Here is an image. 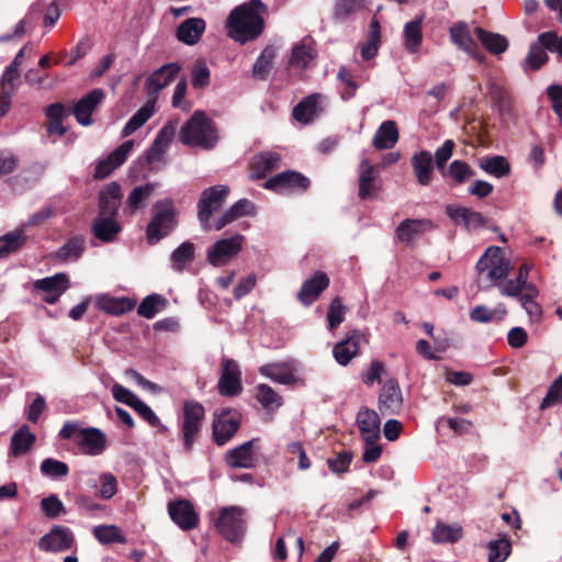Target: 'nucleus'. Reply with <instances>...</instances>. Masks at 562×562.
<instances>
[{
    "mask_svg": "<svg viewBox=\"0 0 562 562\" xmlns=\"http://www.w3.org/2000/svg\"><path fill=\"white\" fill-rule=\"evenodd\" d=\"M266 12L267 7L261 0H249L236 7L226 21L229 37L241 44L259 37L265 29Z\"/></svg>",
    "mask_w": 562,
    "mask_h": 562,
    "instance_id": "f257e3e1",
    "label": "nucleus"
},
{
    "mask_svg": "<svg viewBox=\"0 0 562 562\" xmlns=\"http://www.w3.org/2000/svg\"><path fill=\"white\" fill-rule=\"evenodd\" d=\"M179 139L191 147L213 149L218 142L216 125L203 111H195L182 125Z\"/></svg>",
    "mask_w": 562,
    "mask_h": 562,
    "instance_id": "f03ea898",
    "label": "nucleus"
},
{
    "mask_svg": "<svg viewBox=\"0 0 562 562\" xmlns=\"http://www.w3.org/2000/svg\"><path fill=\"white\" fill-rule=\"evenodd\" d=\"M477 283L484 289L498 288L510 272V261L504 257L502 249L490 246L476 262Z\"/></svg>",
    "mask_w": 562,
    "mask_h": 562,
    "instance_id": "7ed1b4c3",
    "label": "nucleus"
},
{
    "mask_svg": "<svg viewBox=\"0 0 562 562\" xmlns=\"http://www.w3.org/2000/svg\"><path fill=\"white\" fill-rule=\"evenodd\" d=\"M178 225V211L171 200L159 201L154 205L153 217L146 229L147 240L154 245L168 236Z\"/></svg>",
    "mask_w": 562,
    "mask_h": 562,
    "instance_id": "20e7f679",
    "label": "nucleus"
},
{
    "mask_svg": "<svg viewBox=\"0 0 562 562\" xmlns=\"http://www.w3.org/2000/svg\"><path fill=\"white\" fill-rule=\"evenodd\" d=\"M245 509L239 506H227L220 510L215 526L218 532L228 541L239 540L246 529Z\"/></svg>",
    "mask_w": 562,
    "mask_h": 562,
    "instance_id": "39448f33",
    "label": "nucleus"
},
{
    "mask_svg": "<svg viewBox=\"0 0 562 562\" xmlns=\"http://www.w3.org/2000/svg\"><path fill=\"white\" fill-rule=\"evenodd\" d=\"M229 189L226 186H214L205 189L198 203V218L204 229H211L210 218L224 204Z\"/></svg>",
    "mask_w": 562,
    "mask_h": 562,
    "instance_id": "423d86ee",
    "label": "nucleus"
},
{
    "mask_svg": "<svg viewBox=\"0 0 562 562\" xmlns=\"http://www.w3.org/2000/svg\"><path fill=\"white\" fill-rule=\"evenodd\" d=\"M204 413L203 405L196 401L190 400L183 403L181 431L183 447L187 451L192 449L193 442L200 432Z\"/></svg>",
    "mask_w": 562,
    "mask_h": 562,
    "instance_id": "0eeeda50",
    "label": "nucleus"
},
{
    "mask_svg": "<svg viewBox=\"0 0 562 562\" xmlns=\"http://www.w3.org/2000/svg\"><path fill=\"white\" fill-rule=\"evenodd\" d=\"M245 237L236 234L229 238L215 241L206 251L209 262L214 267H223L235 258L243 249Z\"/></svg>",
    "mask_w": 562,
    "mask_h": 562,
    "instance_id": "6e6552de",
    "label": "nucleus"
},
{
    "mask_svg": "<svg viewBox=\"0 0 562 562\" xmlns=\"http://www.w3.org/2000/svg\"><path fill=\"white\" fill-rule=\"evenodd\" d=\"M221 395L236 396L243 392L241 370L239 364L229 358L221 361V375L217 383Z\"/></svg>",
    "mask_w": 562,
    "mask_h": 562,
    "instance_id": "1a4fd4ad",
    "label": "nucleus"
},
{
    "mask_svg": "<svg viewBox=\"0 0 562 562\" xmlns=\"http://www.w3.org/2000/svg\"><path fill=\"white\" fill-rule=\"evenodd\" d=\"M240 415L232 408H223L215 414L213 422V438L218 446L225 445L238 430Z\"/></svg>",
    "mask_w": 562,
    "mask_h": 562,
    "instance_id": "9d476101",
    "label": "nucleus"
},
{
    "mask_svg": "<svg viewBox=\"0 0 562 562\" xmlns=\"http://www.w3.org/2000/svg\"><path fill=\"white\" fill-rule=\"evenodd\" d=\"M34 290L42 294L43 301L55 304L69 289L70 282L66 273L59 272L52 277L38 279L33 284Z\"/></svg>",
    "mask_w": 562,
    "mask_h": 562,
    "instance_id": "9b49d317",
    "label": "nucleus"
},
{
    "mask_svg": "<svg viewBox=\"0 0 562 562\" xmlns=\"http://www.w3.org/2000/svg\"><path fill=\"white\" fill-rule=\"evenodd\" d=\"M263 187L279 193L303 192L310 187V180L300 172L284 171L268 179Z\"/></svg>",
    "mask_w": 562,
    "mask_h": 562,
    "instance_id": "f8f14e48",
    "label": "nucleus"
},
{
    "mask_svg": "<svg viewBox=\"0 0 562 562\" xmlns=\"http://www.w3.org/2000/svg\"><path fill=\"white\" fill-rule=\"evenodd\" d=\"M435 228L436 225L428 218H406L398 224L395 234L401 243L409 245Z\"/></svg>",
    "mask_w": 562,
    "mask_h": 562,
    "instance_id": "ddd939ff",
    "label": "nucleus"
},
{
    "mask_svg": "<svg viewBox=\"0 0 562 562\" xmlns=\"http://www.w3.org/2000/svg\"><path fill=\"white\" fill-rule=\"evenodd\" d=\"M75 541L69 528L55 526L38 541V548L46 552H61L71 548Z\"/></svg>",
    "mask_w": 562,
    "mask_h": 562,
    "instance_id": "4468645a",
    "label": "nucleus"
},
{
    "mask_svg": "<svg viewBox=\"0 0 562 562\" xmlns=\"http://www.w3.org/2000/svg\"><path fill=\"white\" fill-rule=\"evenodd\" d=\"M180 70L179 64L170 63L154 71L146 80L148 100L156 101L158 93L172 82Z\"/></svg>",
    "mask_w": 562,
    "mask_h": 562,
    "instance_id": "2eb2a0df",
    "label": "nucleus"
},
{
    "mask_svg": "<svg viewBox=\"0 0 562 562\" xmlns=\"http://www.w3.org/2000/svg\"><path fill=\"white\" fill-rule=\"evenodd\" d=\"M297 366L294 361L268 363L259 368L261 375L283 385L295 384Z\"/></svg>",
    "mask_w": 562,
    "mask_h": 562,
    "instance_id": "dca6fc26",
    "label": "nucleus"
},
{
    "mask_svg": "<svg viewBox=\"0 0 562 562\" xmlns=\"http://www.w3.org/2000/svg\"><path fill=\"white\" fill-rule=\"evenodd\" d=\"M168 513L172 521L183 530H191L198 526L199 516L193 505L187 499L169 503Z\"/></svg>",
    "mask_w": 562,
    "mask_h": 562,
    "instance_id": "f3484780",
    "label": "nucleus"
},
{
    "mask_svg": "<svg viewBox=\"0 0 562 562\" xmlns=\"http://www.w3.org/2000/svg\"><path fill=\"white\" fill-rule=\"evenodd\" d=\"M403 407V395L398 383L387 380L379 395V409L382 414H398Z\"/></svg>",
    "mask_w": 562,
    "mask_h": 562,
    "instance_id": "a211bd4d",
    "label": "nucleus"
},
{
    "mask_svg": "<svg viewBox=\"0 0 562 562\" xmlns=\"http://www.w3.org/2000/svg\"><path fill=\"white\" fill-rule=\"evenodd\" d=\"M357 425L366 443H375L380 438L381 419L378 413L362 407L357 414Z\"/></svg>",
    "mask_w": 562,
    "mask_h": 562,
    "instance_id": "6ab92c4d",
    "label": "nucleus"
},
{
    "mask_svg": "<svg viewBox=\"0 0 562 562\" xmlns=\"http://www.w3.org/2000/svg\"><path fill=\"white\" fill-rule=\"evenodd\" d=\"M134 147V140H126L115 148L106 158L100 160L95 167L94 177L106 178L114 169L125 162Z\"/></svg>",
    "mask_w": 562,
    "mask_h": 562,
    "instance_id": "aec40b11",
    "label": "nucleus"
},
{
    "mask_svg": "<svg viewBox=\"0 0 562 562\" xmlns=\"http://www.w3.org/2000/svg\"><path fill=\"white\" fill-rule=\"evenodd\" d=\"M329 285V278L323 271H316L312 277L306 279L300 292L297 293L299 301L310 306L313 304L322 294V292Z\"/></svg>",
    "mask_w": 562,
    "mask_h": 562,
    "instance_id": "412c9836",
    "label": "nucleus"
},
{
    "mask_svg": "<svg viewBox=\"0 0 562 562\" xmlns=\"http://www.w3.org/2000/svg\"><path fill=\"white\" fill-rule=\"evenodd\" d=\"M362 341H366V335L360 330H352L346 339L334 346L333 355L335 360L340 366H347L358 355Z\"/></svg>",
    "mask_w": 562,
    "mask_h": 562,
    "instance_id": "4be33fe9",
    "label": "nucleus"
},
{
    "mask_svg": "<svg viewBox=\"0 0 562 562\" xmlns=\"http://www.w3.org/2000/svg\"><path fill=\"white\" fill-rule=\"evenodd\" d=\"M530 269L531 267L529 263H522L514 279H505L499 283L497 288L499 293L504 296L517 297L519 300L524 293L528 292L529 286H536L535 284L528 282Z\"/></svg>",
    "mask_w": 562,
    "mask_h": 562,
    "instance_id": "5701e85b",
    "label": "nucleus"
},
{
    "mask_svg": "<svg viewBox=\"0 0 562 562\" xmlns=\"http://www.w3.org/2000/svg\"><path fill=\"white\" fill-rule=\"evenodd\" d=\"M104 98L102 89H93L81 98L74 108V114L79 124L89 126L92 123L91 114Z\"/></svg>",
    "mask_w": 562,
    "mask_h": 562,
    "instance_id": "b1692460",
    "label": "nucleus"
},
{
    "mask_svg": "<svg viewBox=\"0 0 562 562\" xmlns=\"http://www.w3.org/2000/svg\"><path fill=\"white\" fill-rule=\"evenodd\" d=\"M78 446L86 454L99 456L105 450L106 438L98 428H83L78 435Z\"/></svg>",
    "mask_w": 562,
    "mask_h": 562,
    "instance_id": "393cba45",
    "label": "nucleus"
},
{
    "mask_svg": "<svg viewBox=\"0 0 562 562\" xmlns=\"http://www.w3.org/2000/svg\"><path fill=\"white\" fill-rule=\"evenodd\" d=\"M91 231L95 238L103 243H111L116 239L122 226L115 215L98 214L92 223Z\"/></svg>",
    "mask_w": 562,
    "mask_h": 562,
    "instance_id": "a878e982",
    "label": "nucleus"
},
{
    "mask_svg": "<svg viewBox=\"0 0 562 562\" xmlns=\"http://www.w3.org/2000/svg\"><path fill=\"white\" fill-rule=\"evenodd\" d=\"M177 131V124L175 122L166 123L156 135L151 146L147 150V160L155 162L160 160L162 155L168 149L172 138Z\"/></svg>",
    "mask_w": 562,
    "mask_h": 562,
    "instance_id": "bb28decb",
    "label": "nucleus"
},
{
    "mask_svg": "<svg viewBox=\"0 0 562 562\" xmlns=\"http://www.w3.org/2000/svg\"><path fill=\"white\" fill-rule=\"evenodd\" d=\"M450 36L453 44L460 49L468 53L470 56L475 58L479 63L484 61V56L477 53V46L473 41L470 30L467 24L458 23L450 29Z\"/></svg>",
    "mask_w": 562,
    "mask_h": 562,
    "instance_id": "cd10ccee",
    "label": "nucleus"
},
{
    "mask_svg": "<svg viewBox=\"0 0 562 562\" xmlns=\"http://www.w3.org/2000/svg\"><path fill=\"white\" fill-rule=\"evenodd\" d=\"M205 27L206 24L203 19L190 18L179 24L176 30V36L178 41L186 45H194L201 40Z\"/></svg>",
    "mask_w": 562,
    "mask_h": 562,
    "instance_id": "c85d7f7f",
    "label": "nucleus"
},
{
    "mask_svg": "<svg viewBox=\"0 0 562 562\" xmlns=\"http://www.w3.org/2000/svg\"><path fill=\"white\" fill-rule=\"evenodd\" d=\"M412 167L417 182L428 186L434 175V158L430 151L422 150L413 155Z\"/></svg>",
    "mask_w": 562,
    "mask_h": 562,
    "instance_id": "c756f323",
    "label": "nucleus"
},
{
    "mask_svg": "<svg viewBox=\"0 0 562 562\" xmlns=\"http://www.w3.org/2000/svg\"><path fill=\"white\" fill-rule=\"evenodd\" d=\"M122 190L117 182L109 183L99 196V214L101 215H115L117 214L121 204Z\"/></svg>",
    "mask_w": 562,
    "mask_h": 562,
    "instance_id": "7c9ffc66",
    "label": "nucleus"
},
{
    "mask_svg": "<svg viewBox=\"0 0 562 562\" xmlns=\"http://www.w3.org/2000/svg\"><path fill=\"white\" fill-rule=\"evenodd\" d=\"M255 439L249 440L239 447L229 450L226 454V462L232 468L250 469L255 465Z\"/></svg>",
    "mask_w": 562,
    "mask_h": 562,
    "instance_id": "2f4dec72",
    "label": "nucleus"
},
{
    "mask_svg": "<svg viewBox=\"0 0 562 562\" xmlns=\"http://www.w3.org/2000/svg\"><path fill=\"white\" fill-rule=\"evenodd\" d=\"M398 140V130L394 121H384L376 130L372 144L376 149H391Z\"/></svg>",
    "mask_w": 562,
    "mask_h": 562,
    "instance_id": "473e14b6",
    "label": "nucleus"
},
{
    "mask_svg": "<svg viewBox=\"0 0 562 562\" xmlns=\"http://www.w3.org/2000/svg\"><path fill=\"white\" fill-rule=\"evenodd\" d=\"M280 155L273 151H265L255 156L252 162V178H265L269 172L280 167Z\"/></svg>",
    "mask_w": 562,
    "mask_h": 562,
    "instance_id": "72a5a7b5",
    "label": "nucleus"
},
{
    "mask_svg": "<svg viewBox=\"0 0 562 562\" xmlns=\"http://www.w3.org/2000/svg\"><path fill=\"white\" fill-rule=\"evenodd\" d=\"M85 239L81 236H75L68 239L60 248H58L53 255V259H57L64 262L77 261L83 254Z\"/></svg>",
    "mask_w": 562,
    "mask_h": 562,
    "instance_id": "f704fd0d",
    "label": "nucleus"
},
{
    "mask_svg": "<svg viewBox=\"0 0 562 562\" xmlns=\"http://www.w3.org/2000/svg\"><path fill=\"white\" fill-rule=\"evenodd\" d=\"M319 98V94H312L304 98L293 109V117L303 124L312 122L318 115Z\"/></svg>",
    "mask_w": 562,
    "mask_h": 562,
    "instance_id": "c9c22d12",
    "label": "nucleus"
},
{
    "mask_svg": "<svg viewBox=\"0 0 562 562\" xmlns=\"http://www.w3.org/2000/svg\"><path fill=\"white\" fill-rule=\"evenodd\" d=\"M98 307L111 315H122L135 307V302L127 297H112L102 295L98 297Z\"/></svg>",
    "mask_w": 562,
    "mask_h": 562,
    "instance_id": "e433bc0d",
    "label": "nucleus"
},
{
    "mask_svg": "<svg viewBox=\"0 0 562 562\" xmlns=\"http://www.w3.org/2000/svg\"><path fill=\"white\" fill-rule=\"evenodd\" d=\"M155 113V100H148L124 125L122 137H127L139 130Z\"/></svg>",
    "mask_w": 562,
    "mask_h": 562,
    "instance_id": "4c0bfd02",
    "label": "nucleus"
},
{
    "mask_svg": "<svg viewBox=\"0 0 562 562\" xmlns=\"http://www.w3.org/2000/svg\"><path fill=\"white\" fill-rule=\"evenodd\" d=\"M424 20V15H419L415 18L413 21L407 22L404 25V44L407 50L411 53H415L422 45L423 33H422V23Z\"/></svg>",
    "mask_w": 562,
    "mask_h": 562,
    "instance_id": "58836bf2",
    "label": "nucleus"
},
{
    "mask_svg": "<svg viewBox=\"0 0 562 562\" xmlns=\"http://www.w3.org/2000/svg\"><path fill=\"white\" fill-rule=\"evenodd\" d=\"M359 196L367 199L371 195L373 190V181L379 173V167L370 165L367 159H363L359 167Z\"/></svg>",
    "mask_w": 562,
    "mask_h": 562,
    "instance_id": "ea45409f",
    "label": "nucleus"
},
{
    "mask_svg": "<svg viewBox=\"0 0 562 562\" xmlns=\"http://www.w3.org/2000/svg\"><path fill=\"white\" fill-rule=\"evenodd\" d=\"M475 34L482 45L493 54H502L508 47L507 38L501 34L487 32L481 27L475 29Z\"/></svg>",
    "mask_w": 562,
    "mask_h": 562,
    "instance_id": "a19ab883",
    "label": "nucleus"
},
{
    "mask_svg": "<svg viewBox=\"0 0 562 562\" xmlns=\"http://www.w3.org/2000/svg\"><path fill=\"white\" fill-rule=\"evenodd\" d=\"M506 314L507 310L503 303L497 304L493 310L477 305L471 311L470 318L476 323H491L502 321Z\"/></svg>",
    "mask_w": 562,
    "mask_h": 562,
    "instance_id": "79ce46f5",
    "label": "nucleus"
},
{
    "mask_svg": "<svg viewBox=\"0 0 562 562\" xmlns=\"http://www.w3.org/2000/svg\"><path fill=\"white\" fill-rule=\"evenodd\" d=\"M35 442V435L23 425L11 438V452L18 457L26 453Z\"/></svg>",
    "mask_w": 562,
    "mask_h": 562,
    "instance_id": "37998d69",
    "label": "nucleus"
},
{
    "mask_svg": "<svg viewBox=\"0 0 562 562\" xmlns=\"http://www.w3.org/2000/svg\"><path fill=\"white\" fill-rule=\"evenodd\" d=\"M462 528L458 524L438 522L432 530V540L436 543H453L461 539Z\"/></svg>",
    "mask_w": 562,
    "mask_h": 562,
    "instance_id": "c03bdc74",
    "label": "nucleus"
},
{
    "mask_svg": "<svg viewBox=\"0 0 562 562\" xmlns=\"http://www.w3.org/2000/svg\"><path fill=\"white\" fill-rule=\"evenodd\" d=\"M480 167L496 178L506 177L510 172V165L504 156L484 157L480 160Z\"/></svg>",
    "mask_w": 562,
    "mask_h": 562,
    "instance_id": "a18cd8bd",
    "label": "nucleus"
},
{
    "mask_svg": "<svg viewBox=\"0 0 562 562\" xmlns=\"http://www.w3.org/2000/svg\"><path fill=\"white\" fill-rule=\"evenodd\" d=\"M539 295L537 286H529L528 292L519 297L520 305L529 315L531 322H540L542 316V307L535 300Z\"/></svg>",
    "mask_w": 562,
    "mask_h": 562,
    "instance_id": "49530a36",
    "label": "nucleus"
},
{
    "mask_svg": "<svg viewBox=\"0 0 562 562\" xmlns=\"http://www.w3.org/2000/svg\"><path fill=\"white\" fill-rule=\"evenodd\" d=\"M155 190V184L146 183L144 186L135 187L126 199V205L131 213L142 209L145 202L150 198Z\"/></svg>",
    "mask_w": 562,
    "mask_h": 562,
    "instance_id": "de8ad7c7",
    "label": "nucleus"
},
{
    "mask_svg": "<svg viewBox=\"0 0 562 562\" xmlns=\"http://www.w3.org/2000/svg\"><path fill=\"white\" fill-rule=\"evenodd\" d=\"M94 537L103 544L125 543L126 539L119 527L114 525H100L93 528Z\"/></svg>",
    "mask_w": 562,
    "mask_h": 562,
    "instance_id": "09e8293b",
    "label": "nucleus"
},
{
    "mask_svg": "<svg viewBox=\"0 0 562 562\" xmlns=\"http://www.w3.org/2000/svg\"><path fill=\"white\" fill-rule=\"evenodd\" d=\"M490 97L495 103L499 114L502 116L510 115L512 113V102L508 95V92L499 85L491 83L490 88Z\"/></svg>",
    "mask_w": 562,
    "mask_h": 562,
    "instance_id": "8fccbe9b",
    "label": "nucleus"
},
{
    "mask_svg": "<svg viewBox=\"0 0 562 562\" xmlns=\"http://www.w3.org/2000/svg\"><path fill=\"white\" fill-rule=\"evenodd\" d=\"M166 299L159 294L147 295L139 304L137 313L145 318H153L166 306Z\"/></svg>",
    "mask_w": 562,
    "mask_h": 562,
    "instance_id": "3c124183",
    "label": "nucleus"
},
{
    "mask_svg": "<svg viewBox=\"0 0 562 562\" xmlns=\"http://www.w3.org/2000/svg\"><path fill=\"white\" fill-rule=\"evenodd\" d=\"M276 57V48L272 46H267L259 57L257 58L254 67H252V74L255 77L259 79H266L269 70L272 66V61Z\"/></svg>",
    "mask_w": 562,
    "mask_h": 562,
    "instance_id": "603ef678",
    "label": "nucleus"
},
{
    "mask_svg": "<svg viewBox=\"0 0 562 562\" xmlns=\"http://www.w3.org/2000/svg\"><path fill=\"white\" fill-rule=\"evenodd\" d=\"M25 241L23 228H16L11 233L0 237V257L18 250Z\"/></svg>",
    "mask_w": 562,
    "mask_h": 562,
    "instance_id": "864d4df0",
    "label": "nucleus"
},
{
    "mask_svg": "<svg viewBox=\"0 0 562 562\" xmlns=\"http://www.w3.org/2000/svg\"><path fill=\"white\" fill-rule=\"evenodd\" d=\"M346 313L347 307L342 304L341 299L339 296L334 297L327 312L329 330L336 329L345 321Z\"/></svg>",
    "mask_w": 562,
    "mask_h": 562,
    "instance_id": "5fc2aeb1",
    "label": "nucleus"
},
{
    "mask_svg": "<svg viewBox=\"0 0 562 562\" xmlns=\"http://www.w3.org/2000/svg\"><path fill=\"white\" fill-rule=\"evenodd\" d=\"M256 398L265 408H274L282 405V397L267 384H259L257 386Z\"/></svg>",
    "mask_w": 562,
    "mask_h": 562,
    "instance_id": "6e6d98bb",
    "label": "nucleus"
},
{
    "mask_svg": "<svg viewBox=\"0 0 562 562\" xmlns=\"http://www.w3.org/2000/svg\"><path fill=\"white\" fill-rule=\"evenodd\" d=\"M314 56V52L310 45L305 43L295 45L292 49L290 65L292 67L305 68Z\"/></svg>",
    "mask_w": 562,
    "mask_h": 562,
    "instance_id": "4d7b16f0",
    "label": "nucleus"
},
{
    "mask_svg": "<svg viewBox=\"0 0 562 562\" xmlns=\"http://www.w3.org/2000/svg\"><path fill=\"white\" fill-rule=\"evenodd\" d=\"M487 549L490 562H504L510 552V541L506 538H501L491 541Z\"/></svg>",
    "mask_w": 562,
    "mask_h": 562,
    "instance_id": "13d9d810",
    "label": "nucleus"
},
{
    "mask_svg": "<svg viewBox=\"0 0 562 562\" xmlns=\"http://www.w3.org/2000/svg\"><path fill=\"white\" fill-rule=\"evenodd\" d=\"M192 86L194 89H203L210 85L211 71L205 60L198 59L191 70Z\"/></svg>",
    "mask_w": 562,
    "mask_h": 562,
    "instance_id": "bf43d9fd",
    "label": "nucleus"
},
{
    "mask_svg": "<svg viewBox=\"0 0 562 562\" xmlns=\"http://www.w3.org/2000/svg\"><path fill=\"white\" fill-rule=\"evenodd\" d=\"M195 246L191 241H184L171 254V260L181 270L183 266L194 259Z\"/></svg>",
    "mask_w": 562,
    "mask_h": 562,
    "instance_id": "052dcab7",
    "label": "nucleus"
},
{
    "mask_svg": "<svg viewBox=\"0 0 562 562\" xmlns=\"http://www.w3.org/2000/svg\"><path fill=\"white\" fill-rule=\"evenodd\" d=\"M41 472L53 479L65 477L69 473V468L63 461L47 458L41 463Z\"/></svg>",
    "mask_w": 562,
    "mask_h": 562,
    "instance_id": "680f3d73",
    "label": "nucleus"
},
{
    "mask_svg": "<svg viewBox=\"0 0 562 562\" xmlns=\"http://www.w3.org/2000/svg\"><path fill=\"white\" fill-rule=\"evenodd\" d=\"M544 45L538 40L537 43L530 45L529 53L526 57V65L531 69L538 70L548 60V55L544 50Z\"/></svg>",
    "mask_w": 562,
    "mask_h": 562,
    "instance_id": "e2e57ef3",
    "label": "nucleus"
},
{
    "mask_svg": "<svg viewBox=\"0 0 562 562\" xmlns=\"http://www.w3.org/2000/svg\"><path fill=\"white\" fill-rule=\"evenodd\" d=\"M447 173L458 183H463L474 176V171L470 165L463 160L452 161L448 168Z\"/></svg>",
    "mask_w": 562,
    "mask_h": 562,
    "instance_id": "0e129e2a",
    "label": "nucleus"
},
{
    "mask_svg": "<svg viewBox=\"0 0 562 562\" xmlns=\"http://www.w3.org/2000/svg\"><path fill=\"white\" fill-rule=\"evenodd\" d=\"M41 506L45 515L49 518H56L66 514V508L63 502L56 495H50L43 498Z\"/></svg>",
    "mask_w": 562,
    "mask_h": 562,
    "instance_id": "69168bd1",
    "label": "nucleus"
},
{
    "mask_svg": "<svg viewBox=\"0 0 562 562\" xmlns=\"http://www.w3.org/2000/svg\"><path fill=\"white\" fill-rule=\"evenodd\" d=\"M557 403H562V374L550 385L546 397L540 404V408H548Z\"/></svg>",
    "mask_w": 562,
    "mask_h": 562,
    "instance_id": "338daca9",
    "label": "nucleus"
},
{
    "mask_svg": "<svg viewBox=\"0 0 562 562\" xmlns=\"http://www.w3.org/2000/svg\"><path fill=\"white\" fill-rule=\"evenodd\" d=\"M112 395L115 401L128 405L130 407H134L136 402L139 400L132 391L124 387L119 383H114L112 386Z\"/></svg>",
    "mask_w": 562,
    "mask_h": 562,
    "instance_id": "774afa93",
    "label": "nucleus"
}]
</instances>
